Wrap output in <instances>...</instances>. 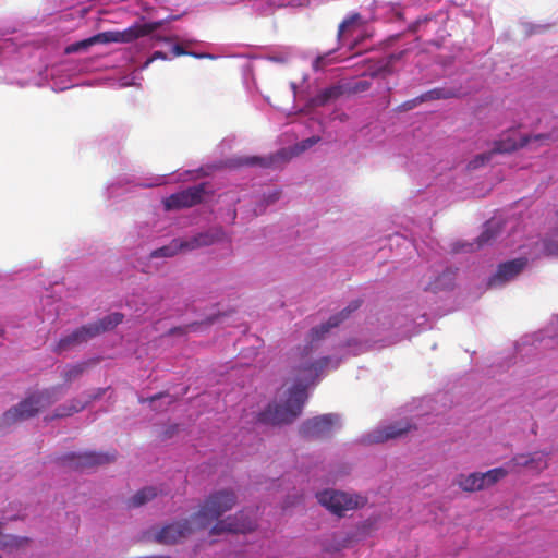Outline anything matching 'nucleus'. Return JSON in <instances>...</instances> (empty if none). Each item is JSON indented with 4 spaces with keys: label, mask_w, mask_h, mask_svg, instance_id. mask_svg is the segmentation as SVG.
<instances>
[{
    "label": "nucleus",
    "mask_w": 558,
    "mask_h": 558,
    "mask_svg": "<svg viewBox=\"0 0 558 558\" xmlns=\"http://www.w3.org/2000/svg\"><path fill=\"white\" fill-rule=\"evenodd\" d=\"M306 399V385L298 383L283 391L278 401H275L262 411L257 420L260 423L271 425L292 423L302 413Z\"/></svg>",
    "instance_id": "nucleus-1"
},
{
    "label": "nucleus",
    "mask_w": 558,
    "mask_h": 558,
    "mask_svg": "<svg viewBox=\"0 0 558 558\" xmlns=\"http://www.w3.org/2000/svg\"><path fill=\"white\" fill-rule=\"evenodd\" d=\"M63 396L61 386H53L27 396L16 405L10 408L0 417V428L10 426L36 416L41 410L49 408Z\"/></svg>",
    "instance_id": "nucleus-2"
},
{
    "label": "nucleus",
    "mask_w": 558,
    "mask_h": 558,
    "mask_svg": "<svg viewBox=\"0 0 558 558\" xmlns=\"http://www.w3.org/2000/svg\"><path fill=\"white\" fill-rule=\"evenodd\" d=\"M236 504V495L232 489H219L211 493L192 515L196 527L205 529Z\"/></svg>",
    "instance_id": "nucleus-3"
},
{
    "label": "nucleus",
    "mask_w": 558,
    "mask_h": 558,
    "mask_svg": "<svg viewBox=\"0 0 558 558\" xmlns=\"http://www.w3.org/2000/svg\"><path fill=\"white\" fill-rule=\"evenodd\" d=\"M318 502L338 517L344 515L349 510H353L363 505L360 496L349 495L343 492L326 489L316 495Z\"/></svg>",
    "instance_id": "nucleus-4"
},
{
    "label": "nucleus",
    "mask_w": 558,
    "mask_h": 558,
    "mask_svg": "<svg viewBox=\"0 0 558 558\" xmlns=\"http://www.w3.org/2000/svg\"><path fill=\"white\" fill-rule=\"evenodd\" d=\"M114 453H99L94 451H85L81 453L70 452L62 456L59 460L63 466L74 470H85L94 466L102 465L114 461Z\"/></svg>",
    "instance_id": "nucleus-5"
},
{
    "label": "nucleus",
    "mask_w": 558,
    "mask_h": 558,
    "mask_svg": "<svg viewBox=\"0 0 558 558\" xmlns=\"http://www.w3.org/2000/svg\"><path fill=\"white\" fill-rule=\"evenodd\" d=\"M255 518L245 511H239L234 515H230L223 520H218L211 527L210 534L218 535L225 532L230 533H247L255 529Z\"/></svg>",
    "instance_id": "nucleus-6"
},
{
    "label": "nucleus",
    "mask_w": 558,
    "mask_h": 558,
    "mask_svg": "<svg viewBox=\"0 0 558 558\" xmlns=\"http://www.w3.org/2000/svg\"><path fill=\"white\" fill-rule=\"evenodd\" d=\"M553 141L554 138H551L550 134L522 135L519 141L507 136L505 138L495 141L492 150L494 155L509 154L529 146L532 143H537L538 145H547Z\"/></svg>",
    "instance_id": "nucleus-7"
},
{
    "label": "nucleus",
    "mask_w": 558,
    "mask_h": 558,
    "mask_svg": "<svg viewBox=\"0 0 558 558\" xmlns=\"http://www.w3.org/2000/svg\"><path fill=\"white\" fill-rule=\"evenodd\" d=\"M205 194V184L191 186L178 193L171 194L162 201L167 210L189 208L199 204Z\"/></svg>",
    "instance_id": "nucleus-8"
},
{
    "label": "nucleus",
    "mask_w": 558,
    "mask_h": 558,
    "mask_svg": "<svg viewBox=\"0 0 558 558\" xmlns=\"http://www.w3.org/2000/svg\"><path fill=\"white\" fill-rule=\"evenodd\" d=\"M337 414H324L306 420L300 426V434L306 438H322L328 436L338 423Z\"/></svg>",
    "instance_id": "nucleus-9"
},
{
    "label": "nucleus",
    "mask_w": 558,
    "mask_h": 558,
    "mask_svg": "<svg viewBox=\"0 0 558 558\" xmlns=\"http://www.w3.org/2000/svg\"><path fill=\"white\" fill-rule=\"evenodd\" d=\"M195 522L191 519L174 522L163 526L156 535L155 539L159 544L173 545L186 538L194 530Z\"/></svg>",
    "instance_id": "nucleus-10"
},
{
    "label": "nucleus",
    "mask_w": 558,
    "mask_h": 558,
    "mask_svg": "<svg viewBox=\"0 0 558 558\" xmlns=\"http://www.w3.org/2000/svg\"><path fill=\"white\" fill-rule=\"evenodd\" d=\"M416 426L408 420L393 422L387 426L378 427L367 435L369 444H383L391 439L403 437Z\"/></svg>",
    "instance_id": "nucleus-11"
},
{
    "label": "nucleus",
    "mask_w": 558,
    "mask_h": 558,
    "mask_svg": "<svg viewBox=\"0 0 558 558\" xmlns=\"http://www.w3.org/2000/svg\"><path fill=\"white\" fill-rule=\"evenodd\" d=\"M361 305L362 300H353L344 310L330 316L326 323L312 328L310 331L311 340L318 341L323 339L330 331V329L338 327L342 322L348 319L350 315L353 312H355Z\"/></svg>",
    "instance_id": "nucleus-12"
},
{
    "label": "nucleus",
    "mask_w": 558,
    "mask_h": 558,
    "mask_svg": "<svg viewBox=\"0 0 558 558\" xmlns=\"http://www.w3.org/2000/svg\"><path fill=\"white\" fill-rule=\"evenodd\" d=\"M526 265L527 259L525 257L515 258L513 260L500 264L496 272L489 278L488 286H501L514 279L525 268Z\"/></svg>",
    "instance_id": "nucleus-13"
},
{
    "label": "nucleus",
    "mask_w": 558,
    "mask_h": 558,
    "mask_svg": "<svg viewBox=\"0 0 558 558\" xmlns=\"http://www.w3.org/2000/svg\"><path fill=\"white\" fill-rule=\"evenodd\" d=\"M165 21H155L145 24H133L124 31H117L118 43H132L137 38L147 36L160 28Z\"/></svg>",
    "instance_id": "nucleus-14"
},
{
    "label": "nucleus",
    "mask_w": 558,
    "mask_h": 558,
    "mask_svg": "<svg viewBox=\"0 0 558 558\" xmlns=\"http://www.w3.org/2000/svg\"><path fill=\"white\" fill-rule=\"evenodd\" d=\"M92 338H94V333L89 324L84 325L72 331L70 335L61 338L54 348V352L61 353L70 348L82 344Z\"/></svg>",
    "instance_id": "nucleus-15"
},
{
    "label": "nucleus",
    "mask_w": 558,
    "mask_h": 558,
    "mask_svg": "<svg viewBox=\"0 0 558 558\" xmlns=\"http://www.w3.org/2000/svg\"><path fill=\"white\" fill-rule=\"evenodd\" d=\"M548 452L536 451L529 454H517L512 458L511 462L515 466L529 468L537 473L547 469L548 466Z\"/></svg>",
    "instance_id": "nucleus-16"
},
{
    "label": "nucleus",
    "mask_w": 558,
    "mask_h": 558,
    "mask_svg": "<svg viewBox=\"0 0 558 558\" xmlns=\"http://www.w3.org/2000/svg\"><path fill=\"white\" fill-rule=\"evenodd\" d=\"M87 407V402L83 400V398H73L69 400L66 403L57 407L50 416H46V421H51L54 418H63L72 416L75 413L82 412Z\"/></svg>",
    "instance_id": "nucleus-17"
},
{
    "label": "nucleus",
    "mask_w": 558,
    "mask_h": 558,
    "mask_svg": "<svg viewBox=\"0 0 558 558\" xmlns=\"http://www.w3.org/2000/svg\"><path fill=\"white\" fill-rule=\"evenodd\" d=\"M124 315L119 312L111 313L98 322H94L89 324V327L94 333V337L104 333L106 331L112 330L119 324L123 322Z\"/></svg>",
    "instance_id": "nucleus-18"
},
{
    "label": "nucleus",
    "mask_w": 558,
    "mask_h": 558,
    "mask_svg": "<svg viewBox=\"0 0 558 558\" xmlns=\"http://www.w3.org/2000/svg\"><path fill=\"white\" fill-rule=\"evenodd\" d=\"M159 494L157 487L147 486L137 490L131 498L128 499V508H138L155 499Z\"/></svg>",
    "instance_id": "nucleus-19"
},
{
    "label": "nucleus",
    "mask_w": 558,
    "mask_h": 558,
    "mask_svg": "<svg viewBox=\"0 0 558 558\" xmlns=\"http://www.w3.org/2000/svg\"><path fill=\"white\" fill-rule=\"evenodd\" d=\"M456 484L463 490L468 493H473L483 489V482L481 478L480 472H474L471 474H460L456 478Z\"/></svg>",
    "instance_id": "nucleus-20"
},
{
    "label": "nucleus",
    "mask_w": 558,
    "mask_h": 558,
    "mask_svg": "<svg viewBox=\"0 0 558 558\" xmlns=\"http://www.w3.org/2000/svg\"><path fill=\"white\" fill-rule=\"evenodd\" d=\"M330 362L329 357H322L315 362L303 365L300 368L299 378L304 381L313 380L318 376V373L322 372Z\"/></svg>",
    "instance_id": "nucleus-21"
},
{
    "label": "nucleus",
    "mask_w": 558,
    "mask_h": 558,
    "mask_svg": "<svg viewBox=\"0 0 558 558\" xmlns=\"http://www.w3.org/2000/svg\"><path fill=\"white\" fill-rule=\"evenodd\" d=\"M343 94L341 85H333L320 90L312 100L314 106L322 107L331 100L338 99Z\"/></svg>",
    "instance_id": "nucleus-22"
},
{
    "label": "nucleus",
    "mask_w": 558,
    "mask_h": 558,
    "mask_svg": "<svg viewBox=\"0 0 558 558\" xmlns=\"http://www.w3.org/2000/svg\"><path fill=\"white\" fill-rule=\"evenodd\" d=\"M271 162L272 161L269 158H263V157H257V156L238 157V158L230 159L228 161V166L232 167V168H240V167H244V166H248V167L258 166L262 168H268L271 165Z\"/></svg>",
    "instance_id": "nucleus-23"
},
{
    "label": "nucleus",
    "mask_w": 558,
    "mask_h": 558,
    "mask_svg": "<svg viewBox=\"0 0 558 558\" xmlns=\"http://www.w3.org/2000/svg\"><path fill=\"white\" fill-rule=\"evenodd\" d=\"M180 244V239H174L170 242V244L159 247L151 252V258H160V257H173L178 253L182 252Z\"/></svg>",
    "instance_id": "nucleus-24"
},
{
    "label": "nucleus",
    "mask_w": 558,
    "mask_h": 558,
    "mask_svg": "<svg viewBox=\"0 0 558 558\" xmlns=\"http://www.w3.org/2000/svg\"><path fill=\"white\" fill-rule=\"evenodd\" d=\"M508 472L504 468H495L488 470L487 472L481 473V478L483 482V489L489 486H493L498 481L507 476Z\"/></svg>",
    "instance_id": "nucleus-25"
},
{
    "label": "nucleus",
    "mask_w": 558,
    "mask_h": 558,
    "mask_svg": "<svg viewBox=\"0 0 558 558\" xmlns=\"http://www.w3.org/2000/svg\"><path fill=\"white\" fill-rule=\"evenodd\" d=\"M197 235L201 239V244L205 247L221 241L225 238V231L222 228H214L205 232H201Z\"/></svg>",
    "instance_id": "nucleus-26"
},
{
    "label": "nucleus",
    "mask_w": 558,
    "mask_h": 558,
    "mask_svg": "<svg viewBox=\"0 0 558 558\" xmlns=\"http://www.w3.org/2000/svg\"><path fill=\"white\" fill-rule=\"evenodd\" d=\"M457 97V93L452 89L434 88L421 95L423 102L437 100V99H449Z\"/></svg>",
    "instance_id": "nucleus-27"
},
{
    "label": "nucleus",
    "mask_w": 558,
    "mask_h": 558,
    "mask_svg": "<svg viewBox=\"0 0 558 558\" xmlns=\"http://www.w3.org/2000/svg\"><path fill=\"white\" fill-rule=\"evenodd\" d=\"M454 279V274L451 270H445L435 282L429 283L428 290L436 292L438 290L448 289L451 287Z\"/></svg>",
    "instance_id": "nucleus-28"
},
{
    "label": "nucleus",
    "mask_w": 558,
    "mask_h": 558,
    "mask_svg": "<svg viewBox=\"0 0 558 558\" xmlns=\"http://www.w3.org/2000/svg\"><path fill=\"white\" fill-rule=\"evenodd\" d=\"M27 537L15 536L10 534H2L0 537V549L20 548L28 543Z\"/></svg>",
    "instance_id": "nucleus-29"
},
{
    "label": "nucleus",
    "mask_w": 558,
    "mask_h": 558,
    "mask_svg": "<svg viewBox=\"0 0 558 558\" xmlns=\"http://www.w3.org/2000/svg\"><path fill=\"white\" fill-rule=\"evenodd\" d=\"M86 363H77L74 365H68L62 372V377L65 383H72L78 379L86 369Z\"/></svg>",
    "instance_id": "nucleus-30"
},
{
    "label": "nucleus",
    "mask_w": 558,
    "mask_h": 558,
    "mask_svg": "<svg viewBox=\"0 0 558 558\" xmlns=\"http://www.w3.org/2000/svg\"><path fill=\"white\" fill-rule=\"evenodd\" d=\"M95 44H96L95 38H94V36H92L89 38H86V39H83V40H80V41L69 45L64 51L66 54L76 53L80 51L87 50L89 47H92Z\"/></svg>",
    "instance_id": "nucleus-31"
},
{
    "label": "nucleus",
    "mask_w": 558,
    "mask_h": 558,
    "mask_svg": "<svg viewBox=\"0 0 558 558\" xmlns=\"http://www.w3.org/2000/svg\"><path fill=\"white\" fill-rule=\"evenodd\" d=\"M362 16L360 13H352L350 16L344 19L339 27H338V38H341V36L353 25L359 23L361 21Z\"/></svg>",
    "instance_id": "nucleus-32"
},
{
    "label": "nucleus",
    "mask_w": 558,
    "mask_h": 558,
    "mask_svg": "<svg viewBox=\"0 0 558 558\" xmlns=\"http://www.w3.org/2000/svg\"><path fill=\"white\" fill-rule=\"evenodd\" d=\"M494 156V153L493 150L490 151H487V153H483V154H480L477 156H475L470 162H469V168L470 169H477L484 165H486L487 162L490 161L492 157Z\"/></svg>",
    "instance_id": "nucleus-33"
},
{
    "label": "nucleus",
    "mask_w": 558,
    "mask_h": 558,
    "mask_svg": "<svg viewBox=\"0 0 558 558\" xmlns=\"http://www.w3.org/2000/svg\"><path fill=\"white\" fill-rule=\"evenodd\" d=\"M179 245L181 246L182 252L194 251V250L204 247L201 244V239H199V236L197 234L193 235L192 238H190L187 240L180 239V244Z\"/></svg>",
    "instance_id": "nucleus-34"
},
{
    "label": "nucleus",
    "mask_w": 558,
    "mask_h": 558,
    "mask_svg": "<svg viewBox=\"0 0 558 558\" xmlns=\"http://www.w3.org/2000/svg\"><path fill=\"white\" fill-rule=\"evenodd\" d=\"M96 44L118 43L117 31L102 32L94 35Z\"/></svg>",
    "instance_id": "nucleus-35"
},
{
    "label": "nucleus",
    "mask_w": 558,
    "mask_h": 558,
    "mask_svg": "<svg viewBox=\"0 0 558 558\" xmlns=\"http://www.w3.org/2000/svg\"><path fill=\"white\" fill-rule=\"evenodd\" d=\"M497 231L494 230L489 225L485 227L481 235L477 238V246L481 247L487 244L490 240L495 239Z\"/></svg>",
    "instance_id": "nucleus-36"
},
{
    "label": "nucleus",
    "mask_w": 558,
    "mask_h": 558,
    "mask_svg": "<svg viewBox=\"0 0 558 558\" xmlns=\"http://www.w3.org/2000/svg\"><path fill=\"white\" fill-rule=\"evenodd\" d=\"M172 52L175 57H180V56H185V54H190V56H193L195 58H210L209 54H206V53H195V52H187L181 45H174L173 48H172Z\"/></svg>",
    "instance_id": "nucleus-37"
},
{
    "label": "nucleus",
    "mask_w": 558,
    "mask_h": 558,
    "mask_svg": "<svg viewBox=\"0 0 558 558\" xmlns=\"http://www.w3.org/2000/svg\"><path fill=\"white\" fill-rule=\"evenodd\" d=\"M160 399H167V405H169V404L174 402L173 396H171L169 393H165V392L157 393V395H155L153 397H149V398H146V399H142L141 402L142 403L149 402V403L154 404V403H156Z\"/></svg>",
    "instance_id": "nucleus-38"
},
{
    "label": "nucleus",
    "mask_w": 558,
    "mask_h": 558,
    "mask_svg": "<svg viewBox=\"0 0 558 558\" xmlns=\"http://www.w3.org/2000/svg\"><path fill=\"white\" fill-rule=\"evenodd\" d=\"M106 392L105 388H98L94 392H89L84 395L83 400L87 402V405L90 404L94 400L101 398Z\"/></svg>",
    "instance_id": "nucleus-39"
},
{
    "label": "nucleus",
    "mask_w": 558,
    "mask_h": 558,
    "mask_svg": "<svg viewBox=\"0 0 558 558\" xmlns=\"http://www.w3.org/2000/svg\"><path fill=\"white\" fill-rule=\"evenodd\" d=\"M320 141L319 136H312L306 140H303L298 147L301 151L306 150L307 148L312 147L313 145L317 144Z\"/></svg>",
    "instance_id": "nucleus-40"
},
{
    "label": "nucleus",
    "mask_w": 558,
    "mask_h": 558,
    "mask_svg": "<svg viewBox=\"0 0 558 558\" xmlns=\"http://www.w3.org/2000/svg\"><path fill=\"white\" fill-rule=\"evenodd\" d=\"M328 56H329V53L318 56L313 62V69L315 71L323 70L328 64V61H327Z\"/></svg>",
    "instance_id": "nucleus-41"
},
{
    "label": "nucleus",
    "mask_w": 558,
    "mask_h": 558,
    "mask_svg": "<svg viewBox=\"0 0 558 558\" xmlns=\"http://www.w3.org/2000/svg\"><path fill=\"white\" fill-rule=\"evenodd\" d=\"M371 85L372 84L369 81L361 80V81H357L354 83L352 90L354 93L365 92V90L369 89Z\"/></svg>",
    "instance_id": "nucleus-42"
},
{
    "label": "nucleus",
    "mask_w": 558,
    "mask_h": 558,
    "mask_svg": "<svg viewBox=\"0 0 558 558\" xmlns=\"http://www.w3.org/2000/svg\"><path fill=\"white\" fill-rule=\"evenodd\" d=\"M423 100H421V95L414 99H411V100H408L405 101L402 107L405 109V110H411L413 108H415L417 105L422 104Z\"/></svg>",
    "instance_id": "nucleus-43"
},
{
    "label": "nucleus",
    "mask_w": 558,
    "mask_h": 558,
    "mask_svg": "<svg viewBox=\"0 0 558 558\" xmlns=\"http://www.w3.org/2000/svg\"><path fill=\"white\" fill-rule=\"evenodd\" d=\"M157 59L167 60V54L162 51H155L153 56L146 61V65Z\"/></svg>",
    "instance_id": "nucleus-44"
},
{
    "label": "nucleus",
    "mask_w": 558,
    "mask_h": 558,
    "mask_svg": "<svg viewBox=\"0 0 558 558\" xmlns=\"http://www.w3.org/2000/svg\"><path fill=\"white\" fill-rule=\"evenodd\" d=\"M429 21L428 17H424V19H418L415 23H413L411 26H410V31L411 32H416L418 28H420V25L422 23H427Z\"/></svg>",
    "instance_id": "nucleus-45"
},
{
    "label": "nucleus",
    "mask_w": 558,
    "mask_h": 558,
    "mask_svg": "<svg viewBox=\"0 0 558 558\" xmlns=\"http://www.w3.org/2000/svg\"><path fill=\"white\" fill-rule=\"evenodd\" d=\"M403 54H404V51H400V52H398V53H391V54L389 56V61H390V62H395V61H397V60H400V59L403 57Z\"/></svg>",
    "instance_id": "nucleus-46"
},
{
    "label": "nucleus",
    "mask_w": 558,
    "mask_h": 558,
    "mask_svg": "<svg viewBox=\"0 0 558 558\" xmlns=\"http://www.w3.org/2000/svg\"><path fill=\"white\" fill-rule=\"evenodd\" d=\"M181 330H182L181 328H173V329L170 330V333L174 335V333H178Z\"/></svg>",
    "instance_id": "nucleus-47"
},
{
    "label": "nucleus",
    "mask_w": 558,
    "mask_h": 558,
    "mask_svg": "<svg viewBox=\"0 0 558 558\" xmlns=\"http://www.w3.org/2000/svg\"><path fill=\"white\" fill-rule=\"evenodd\" d=\"M278 198H279V194H278V193H276V194H274V195L271 196V202H274V201H276V199H278Z\"/></svg>",
    "instance_id": "nucleus-48"
},
{
    "label": "nucleus",
    "mask_w": 558,
    "mask_h": 558,
    "mask_svg": "<svg viewBox=\"0 0 558 558\" xmlns=\"http://www.w3.org/2000/svg\"><path fill=\"white\" fill-rule=\"evenodd\" d=\"M0 558H2V557L0 556Z\"/></svg>",
    "instance_id": "nucleus-49"
}]
</instances>
